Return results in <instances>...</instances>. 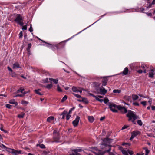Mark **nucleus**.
<instances>
[{"instance_id": "obj_1", "label": "nucleus", "mask_w": 155, "mask_h": 155, "mask_svg": "<svg viewBox=\"0 0 155 155\" xmlns=\"http://www.w3.org/2000/svg\"><path fill=\"white\" fill-rule=\"evenodd\" d=\"M109 108L111 111L114 112H117L118 111L116 110H113L112 108V107H114V108H117L123 113H125L127 112V109L124 107H122L121 105L117 106L115 104L111 103H109Z\"/></svg>"}, {"instance_id": "obj_2", "label": "nucleus", "mask_w": 155, "mask_h": 155, "mask_svg": "<svg viewBox=\"0 0 155 155\" xmlns=\"http://www.w3.org/2000/svg\"><path fill=\"white\" fill-rule=\"evenodd\" d=\"M126 116L129 118L128 119L129 121L132 120L133 119L134 120L139 118V117L135 114L134 112L131 110H128Z\"/></svg>"}, {"instance_id": "obj_3", "label": "nucleus", "mask_w": 155, "mask_h": 155, "mask_svg": "<svg viewBox=\"0 0 155 155\" xmlns=\"http://www.w3.org/2000/svg\"><path fill=\"white\" fill-rule=\"evenodd\" d=\"M112 140V139L107 138H104L103 140L102 144L107 147V146H109L108 145L110 143Z\"/></svg>"}, {"instance_id": "obj_4", "label": "nucleus", "mask_w": 155, "mask_h": 155, "mask_svg": "<svg viewBox=\"0 0 155 155\" xmlns=\"http://www.w3.org/2000/svg\"><path fill=\"white\" fill-rule=\"evenodd\" d=\"M140 132L139 131H134L132 132L131 133V136L130 140H131L134 138L135 137L140 134Z\"/></svg>"}, {"instance_id": "obj_5", "label": "nucleus", "mask_w": 155, "mask_h": 155, "mask_svg": "<svg viewBox=\"0 0 155 155\" xmlns=\"http://www.w3.org/2000/svg\"><path fill=\"white\" fill-rule=\"evenodd\" d=\"M9 151H8V152L10 153H12V154H15V155H17L18 154L21 153V150H16L14 149H12L11 148H9Z\"/></svg>"}, {"instance_id": "obj_6", "label": "nucleus", "mask_w": 155, "mask_h": 155, "mask_svg": "<svg viewBox=\"0 0 155 155\" xmlns=\"http://www.w3.org/2000/svg\"><path fill=\"white\" fill-rule=\"evenodd\" d=\"M23 21V18L21 15L17 14L16 15V18L14 21L18 23L20 21Z\"/></svg>"}, {"instance_id": "obj_7", "label": "nucleus", "mask_w": 155, "mask_h": 155, "mask_svg": "<svg viewBox=\"0 0 155 155\" xmlns=\"http://www.w3.org/2000/svg\"><path fill=\"white\" fill-rule=\"evenodd\" d=\"M100 94L104 95L107 92V90H106L102 86L99 87Z\"/></svg>"}, {"instance_id": "obj_8", "label": "nucleus", "mask_w": 155, "mask_h": 155, "mask_svg": "<svg viewBox=\"0 0 155 155\" xmlns=\"http://www.w3.org/2000/svg\"><path fill=\"white\" fill-rule=\"evenodd\" d=\"M80 119V117L78 116L72 122V124L74 127H76L78 125Z\"/></svg>"}, {"instance_id": "obj_9", "label": "nucleus", "mask_w": 155, "mask_h": 155, "mask_svg": "<svg viewBox=\"0 0 155 155\" xmlns=\"http://www.w3.org/2000/svg\"><path fill=\"white\" fill-rule=\"evenodd\" d=\"M108 79L107 78L105 77L103 78L102 81V86H105L107 85Z\"/></svg>"}, {"instance_id": "obj_10", "label": "nucleus", "mask_w": 155, "mask_h": 155, "mask_svg": "<svg viewBox=\"0 0 155 155\" xmlns=\"http://www.w3.org/2000/svg\"><path fill=\"white\" fill-rule=\"evenodd\" d=\"M57 49H60L64 47L65 45V43L64 42H61L57 44Z\"/></svg>"}, {"instance_id": "obj_11", "label": "nucleus", "mask_w": 155, "mask_h": 155, "mask_svg": "<svg viewBox=\"0 0 155 155\" xmlns=\"http://www.w3.org/2000/svg\"><path fill=\"white\" fill-rule=\"evenodd\" d=\"M49 45L50 46H48V47H50L53 51H54L56 49H58L56 45H52L50 44Z\"/></svg>"}, {"instance_id": "obj_12", "label": "nucleus", "mask_w": 155, "mask_h": 155, "mask_svg": "<svg viewBox=\"0 0 155 155\" xmlns=\"http://www.w3.org/2000/svg\"><path fill=\"white\" fill-rule=\"evenodd\" d=\"M106 149H107V150H105L104 151H103L102 152V154H105L106 153H109L111 150V148L110 146H108L106 148Z\"/></svg>"}, {"instance_id": "obj_13", "label": "nucleus", "mask_w": 155, "mask_h": 155, "mask_svg": "<svg viewBox=\"0 0 155 155\" xmlns=\"http://www.w3.org/2000/svg\"><path fill=\"white\" fill-rule=\"evenodd\" d=\"M150 72L149 74V77L150 78L153 77L154 74L153 73L154 71V69H151L150 70Z\"/></svg>"}, {"instance_id": "obj_14", "label": "nucleus", "mask_w": 155, "mask_h": 155, "mask_svg": "<svg viewBox=\"0 0 155 155\" xmlns=\"http://www.w3.org/2000/svg\"><path fill=\"white\" fill-rule=\"evenodd\" d=\"M93 87H96L98 88L99 87L101 84V83H100L95 82H93Z\"/></svg>"}, {"instance_id": "obj_15", "label": "nucleus", "mask_w": 155, "mask_h": 155, "mask_svg": "<svg viewBox=\"0 0 155 155\" xmlns=\"http://www.w3.org/2000/svg\"><path fill=\"white\" fill-rule=\"evenodd\" d=\"M17 68H21L20 67V65L18 62H15L13 64V69H16Z\"/></svg>"}, {"instance_id": "obj_16", "label": "nucleus", "mask_w": 155, "mask_h": 155, "mask_svg": "<svg viewBox=\"0 0 155 155\" xmlns=\"http://www.w3.org/2000/svg\"><path fill=\"white\" fill-rule=\"evenodd\" d=\"M54 133L57 134V137H54V139L55 140V141H58V140L59 139V134L57 133V132L56 130H54Z\"/></svg>"}, {"instance_id": "obj_17", "label": "nucleus", "mask_w": 155, "mask_h": 155, "mask_svg": "<svg viewBox=\"0 0 155 155\" xmlns=\"http://www.w3.org/2000/svg\"><path fill=\"white\" fill-rule=\"evenodd\" d=\"M9 102L11 104H15V106H16L18 105V103L15 101L14 99L10 100Z\"/></svg>"}, {"instance_id": "obj_18", "label": "nucleus", "mask_w": 155, "mask_h": 155, "mask_svg": "<svg viewBox=\"0 0 155 155\" xmlns=\"http://www.w3.org/2000/svg\"><path fill=\"white\" fill-rule=\"evenodd\" d=\"M128 71V69L127 67H126L122 72V74L124 75H126L127 74Z\"/></svg>"}, {"instance_id": "obj_19", "label": "nucleus", "mask_w": 155, "mask_h": 155, "mask_svg": "<svg viewBox=\"0 0 155 155\" xmlns=\"http://www.w3.org/2000/svg\"><path fill=\"white\" fill-rule=\"evenodd\" d=\"M0 147L2 148H4L5 150H7L8 152V151H9V148H8L3 144L0 145Z\"/></svg>"}, {"instance_id": "obj_20", "label": "nucleus", "mask_w": 155, "mask_h": 155, "mask_svg": "<svg viewBox=\"0 0 155 155\" xmlns=\"http://www.w3.org/2000/svg\"><path fill=\"white\" fill-rule=\"evenodd\" d=\"M67 114V112L66 111L64 110L61 114H60L61 116H62V119H64L65 118V115H66Z\"/></svg>"}, {"instance_id": "obj_21", "label": "nucleus", "mask_w": 155, "mask_h": 155, "mask_svg": "<svg viewBox=\"0 0 155 155\" xmlns=\"http://www.w3.org/2000/svg\"><path fill=\"white\" fill-rule=\"evenodd\" d=\"M41 90L40 89H38V90L35 89L34 90V92L37 94L40 95H43V94H42L40 93L39 91Z\"/></svg>"}, {"instance_id": "obj_22", "label": "nucleus", "mask_w": 155, "mask_h": 155, "mask_svg": "<svg viewBox=\"0 0 155 155\" xmlns=\"http://www.w3.org/2000/svg\"><path fill=\"white\" fill-rule=\"evenodd\" d=\"M54 117L52 116H51L47 118V121L48 122H50L51 121L53 120Z\"/></svg>"}, {"instance_id": "obj_23", "label": "nucleus", "mask_w": 155, "mask_h": 155, "mask_svg": "<svg viewBox=\"0 0 155 155\" xmlns=\"http://www.w3.org/2000/svg\"><path fill=\"white\" fill-rule=\"evenodd\" d=\"M88 119L89 121L91 122H93L94 120V118L93 116H88Z\"/></svg>"}, {"instance_id": "obj_24", "label": "nucleus", "mask_w": 155, "mask_h": 155, "mask_svg": "<svg viewBox=\"0 0 155 155\" xmlns=\"http://www.w3.org/2000/svg\"><path fill=\"white\" fill-rule=\"evenodd\" d=\"M132 97L133 100H135L138 99L139 97L137 95L133 94L132 95Z\"/></svg>"}, {"instance_id": "obj_25", "label": "nucleus", "mask_w": 155, "mask_h": 155, "mask_svg": "<svg viewBox=\"0 0 155 155\" xmlns=\"http://www.w3.org/2000/svg\"><path fill=\"white\" fill-rule=\"evenodd\" d=\"M49 80L53 81L55 84H57L58 83V80L57 79H54L52 78H49Z\"/></svg>"}, {"instance_id": "obj_26", "label": "nucleus", "mask_w": 155, "mask_h": 155, "mask_svg": "<svg viewBox=\"0 0 155 155\" xmlns=\"http://www.w3.org/2000/svg\"><path fill=\"white\" fill-rule=\"evenodd\" d=\"M143 149L145 150V155H148L150 151L148 150L147 148L146 147H143Z\"/></svg>"}, {"instance_id": "obj_27", "label": "nucleus", "mask_w": 155, "mask_h": 155, "mask_svg": "<svg viewBox=\"0 0 155 155\" xmlns=\"http://www.w3.org/2000/svg\"><path fill=\"white\" fill-rule=\"evenodd\" d=\"M81 101L82 102L85 103L86 104H87L88 103V101L87 99L85 98H82Z\"/></svg>"}, {"instance_id": "obj_28", "label": "nucleus", "mask_w": 155, "mask_h": 155, "mask_svg": "<svg viewBox=\"0 0 155 155\" xmlns=\"http://www.w3.org/2000/svg\"><path fill=\"white\" fill-rule=\"evenodd\" d=\"M25 114V113L22 112L21 114L18 115V117L19 118H23Z\"/></svg>"}, {"instance_id": "obj_29", "label": "nucleus", "mask_w": 155, "mask_h": 155, "mask_svg": "<svg viewBox=\"0 0 155 155\" xmlns=\"http://www.w3.org/2000/svg\"><path fill=\"white\" fill-rule=\"evenodd\" d=\"M104 102V103L107 104H108L109 105V102L108 103V104H107L108 102L109 101V100L108 99V98H105L104 99V101H103Z\"/></svg>"}, {"instance_id": "obj_30", "label": "nucleus", "mask_w": 155, "mask_h": 155, "mask_svg": "<svg viewBox=\"0 0 155 155\" xmlns=\"http://www.w3.org/2000/svg\"><path fill=\"white\" fill-rule=\"evenodd\" d=\"M121 91L120 90H118V89H115L113 91V92L114 93H120L121 92Z\"/></svg>"}, {"instance_id": "obj_31", "label": "nucleus", "mask_w": 155, "mask_h": 155, "mask_svg": "<svg viewBox=\"0 0 155 155\" xmlns=\"http://www.w3.org/2000/svg\"><path fill=\"white\" fill-rule=\"evenodd\" d=\"M121 152L124 155H127L128 154V152L127 151L124 150H121Z\"/></svg>"}, {"instance_id": "obj_32", "label": "nucleus", "mask_w": 155, "mask_h": 155, "mask_svg": "<svg viewBox=\"0 0 155 155\" xmlns=\"http://www.w3.org/2000/svg\"><path fill=\"white\" fill-rule=\"evenodd\" d=\"M37 146H39L40 147V148L42 149H44L45 148V145H44L43 144H37Z\"/></svg>"}, {"instance_id": "obj_33", "label": "nucleus", "mask_w": 155, "mask_h": 155, "mask_svg": "<svg viewBox=\"0 0 155 155\" xmlns=\"http://www.w3.org/2000/svg\"><path fill=\"white\" fill-rule=\"evenodd\" d=\"M24 90V89H22V88H20L19 89H18L17 90L16 93H18L19 92H21V93H23V91Z\"/></svg>"}, {"instance_id": "obj_34", "label": "nucleus", "mask_w": 155, "mask_h": 155, "mask_svg": "<svg viewBox=\"0 0 155 155\" xmlns=\"http://www.w3.org/2000/svg\"><path fill=\"white\" fill-rule=\"evenodd\" d=\"M67 98V97L66 95H65L62 98V99L61 100V101L62 102H63L65 100H66Z\"/></svg>"}, {"instance_id": "obj_35", "label": "nucleus", "mask_w": 155, "mask_h": 155, "mask_svg": "<svg viewBox=\"0 0 155 155\" xmlns=\"http://www.w3.org/2000/svg\"><path fill=\"white\" fill-rule=\"evenodd\" d=\"M52 85L51 84V83L50 84H48L46 86V87L48 88V89H50V88H51L52 87Z\"/></svg>"}, {"instance_id": "obj_36", "label": "nucleus", "mask_w": 155, "mask_h": 155, "mask_svg": "<svg viewBox=\"0 0 155 155\" xmlns=\"http://www.w3.org/2000/svg\"><path fill=\"white\" fill-rule=\"evenodd\" d=\"M72 151H74V152H80L81 151V149H76L74 150H72Z\"/></svg>"}, {"instance_id": "obj_37", "label": "nucleus", "mask_w": 155, "mask_h": 155, "mask_svg": "<svg viewBox=\"0 0 155 155\" xmlns=\"http://www.w3.org/2000/svg\"><path fill=\"white\" fill-rule=\"evenodd\" d=\"M137 123L140 126H142V125L143 123L140 120H138L137 121Z\"/></svg>"}, {"instance_id": "obj_38", "label": "nucleus", "mask_w": 155, "mask_h": 155, "mask_svg": "<svg viewBox=\"0 0 155 155\" xmlns=\"http://www.w3.org/2000/svg\"><path fill=\"white\" fill-rule=\"evenodd\" d=\"M72 90L73 91V92H77L78 91L77 90V88L76 87H72Z\"/></svg>"}, {"instance_id": "obj_39", "label": "nucleus", "mask_w": 155, "mask_h": 155, "mask_svg": "<svg viewBox=\"0 0 155 155\" xmlns=\"http://www.w3.org/2000/svg\"><path fill=\"white\" fill-rule=\"evenodd\" d=\"M57 90L58 92H61L62 91V90L60 88L59 84L57 85Z\"/></svg>"}, {"instance_id": "obj_40", "label": "nucleus", "mask_w": 155, "mask_h": 155, "mask_svg": "<svg viewBox=\"0 0 155 155\" xmlns=\"http://www.w3.org/2000/svg\"><path fill=\"white\" fill-rule=\"evenodd\" d=\"M141 68L143 70L146 69V68H147V66L145 64H142L141 66Z\"/></svg>"}, {"instance_id": "obj_41", "label": "nucleus", "mask_w": 155, "mask_h": 155, "mask_svg": "<svg viewBox=\"0 0 155 155\" xmlns=\"http://www.w3.org/2000/svg\"><path fill=\"white\" fill-rule=\"evenodd\" d=\"M95 90H96V93L97 94H99V92H100L99 88V89L98 87L97 88V87H95Z\"/></svg>"}, {"instance_id": "obj_42", "label": "nucleus", "mask_w": 155, "mask_h": 155, "mask_svg": "<svg viewBox=\"0 0 155 155\" xmlns=\"http://www.w3.org/2000/svg\"><path fill=\"white\" fill-rule=\"evenodd\" d=\"M73 94L77 98H81V96L80 95H79L78 94H75L74 93H73Z\"/></svg>"}, {"instance_id": "obj_43", "label": "nucleus", "mask_w": 155, "mask_h": 155, "mask_svg": "<svg viewBox=\"0 0 155 155\" xmlns=\"http://www.w3.org/2000/svg\"><path fill=\"white\" fill-rule=\"evenodd\" d=\"M70 114H69V113L67 114L66 117L67 120H68L69 119L70 117L71 116Z\"/></svg>"}, {"instance_id": "obj_44", "label": "nucleus", "mask_w": 155, "mask_h": 155, "mask_svg": "<svg viewBox=\"0 0 155 155\" xmlns=\"http://www.w3.org/2000/svg\"><path fill=\"white\" fill-rule=\"evenodd\" d=\"M95 99L97 101H100L101 102H102L104 101V100L103 99H100L97 97H96Z\"/></svg>"}, {"instance_id": "obj_45", "label": "nucleus", "mask_w": 155, "mask_h": 155, "mask_svg": "<svg viewBox=\"0 0 155 155\" xmlns=\"http://www.w3.org/2000/svg\"><path fill=\"white\" fill-rule=\"evenodd\" d=\"M22 104H27L28 103V102L26 101L22 100L21 101Z\"/></svg>"}, {"instance_id": "obj_46", "label": "nucleus", "mask_w": 155, "mask_h": 155, "mask_svg": "<svg viewBox=\"0 0 155 155\" xmlns=\"http://www.w3.org/2000/svg\"><path fill=\"white\" fill-rule=\"evenodd\" d=\"M128 153L130 155H132L133 154V151H130L129 150H127Z\"/></svg>"}, {"instance_id": "obj_47", "label": "nucleus", "mask_w": 155, "mask_h": 155, "mask_svg": "<svg viewBox=\"0 0 155 155\" xmlns=\"http://www.w3.org/2000/svg\"><path fill=\"white\" fill-rule=\"evenodd\" d=\"M29 31L31 32H32L33 31V29L32 27L31 24V25H30V28L29 29Z\"/></svg>"}, {"instance_id": "obj_48", "label": "nucleus", "mask_w": 155, "mask_h": 155, "mask_svg": "<svg viewBox=\"0 0 155 155\" xmlns=\"http://www.w3.org/2000/svg\"><path fill=\"white\" fill-rule=\"evenodd\" d=\"M24 96V95L23 94H17V95H15V97H23Z\"/></svg>"}, {"instance_id": "obj_49", "label": "nucleus", "mask_w": 155, "mask_h": 155, "mask_svg": "<svg viewBox=\"0 0 155 155\" xmlns=\"http://www.w3.org/2000/svg\"><path fill=\"white\" fill-rule=\"evenodd\" d=\"M19 38H21L22 37L23 33H22V31H21L20 32V33L19 34Z\"/></svg>"}, {"instance_id": "obj_50", "label": "nucleus", "mask_w": 155, "mask_h": 155, "mask_svg": "<svg viewBox=\"0 0 155 155\" xmlns=\"http://www.w3.org/2000/svg\"><path fill=\"white\" fill-rule=\"evenodd\" d=\"M12 106L9 104H6V107L9 109L11 108V107Z\"/></svg>"}, {"instance_id": "obj_51", "label": "nucleus", "mask_w": 155, "mask_h": 155, "mask_svg": "<svg viewBox=\"0 0 155 155\" xmlns=\"http://www.w3.org/2000/svg\"><path fill=\"white\" fill-rule=\"evenodd\" d=\"M17 23L19 24L21 26H23L24 24V23H23L22 21L19 22L18 23Z\"/></svg>"}, {"instance_id": "obj_52", "label": "nucleus", "mask_w": 155, "mask_h": 155, "mask_svg": "<svg viewBox=\"0 0 155 155\" xmlns=\"http://www.w3.org/2000/svg\"><path fill=\"white\" fill-rule=\"evenodd\" d=\"M129 127V126H127V125H124L122 128V130H124L126 128H127L128 127Z\"/></svg>"}, {"instance_id": "obj_53", "label": "nucleus", "mask_w": 155, "mask_h": 155, "mask_svg": "<svg viewBox=\"0 0 155 155\" xmlns=\"http://www.w3.org/2000/svg\"><path fill=\"white\" fill-rule=\"evenodd\" d=\"M88 94L90 95V96H91L92 97H94L95 99L96 98V97H97V96L93 95L92 94V93H89Z\"/></svg>"}, {"instance_id": "obj_54", "label": "nucleus", "mask_w": 155, "mask_h": 155, "mask_svg": "<svg viewBox=\"0 0 155 155\" xmlns=\"http://www.w3.org/2000/svg\"><path fill=\"white\" fill-rule=\"evenodd\" d=\"M141 104L143 106H145L146 104V101H142L141 102Z\"/></svg>"}, {"instance_id": "obj_55", "label": "nucleus", "mask_w": 155, "mask_h": 155, "mask_svg": "<svg viewBox=\"0 0 155 155\" xmlns=\"http://www.w3.org/2000/svg\"><path fill=\"white\" fill-rule=\"evenodd\" d=\"M75 109V107H73V108H71V109L70 110H69V111L68 112L69 113V114H70L71 113L72 111L74 110V109Z\"/></svg>"}, {"instance_id": "obj_56", "label": "nucleus", "mask_w": 155, "mask_h": 155, "mask_svg": "<svg viewBox=\"0 0 155 155\" xmlns=\"http://www.w3.org/2000/svg\"><path fill=\"white\" fill-rule=\"evenodd\" d=\"M148 102L150 103V106H151L152 103V99L151 98L148 101Z\"/></svg>"}, {"instance_id": "obj_57", "label": "nucleus", "mask_w": 155, "mask_h": 155, "mask_svg": "<svg viewBox=\"0 0 155 155\" xmlns=\"http://www.w3.org/2000/svg\"><path fill=\"white\" fill-rule=\"evenodd\" d=\"M22 29L24 30H26L27 29V27L26 25L23 26Z\"/></svg>"}, {"instance_id": "obj_58", "label": "nucleus", "mask_w": 155, "mask_h": 155, "mask_svg": "<svg viewBox=\"0 0 155 155\" xmlns=\"http://www.w3.org/2000/svg\"><path fill=\"white\" fill-rule=\"evenodd\" d=\"M133 105L138 106L139 105V104L137 102H134L133 103Z\"/></svg>"}, {"instance_id": "obj_59", "label": "nucleus", "mask_w": 155, "mask_h": 155, "mask_svg": "<svg viewBox=\"0 0 155 155\" xmlns=\"http://www.w3.org/2000/svg\"><path fill=\"white\" fill-rule=\"evenodd\" d=\"M122 145H127L129 146H130V143H124L122 144Z\"/></svg>"}, {"instance_id": "obj_60", "label": "nucleus", "mask_w": 155, "mask_h": 155, "mask_svg": "<svg viewBox=\"0 0 155 155\" xmlns=\"http://www.w3.org/2000/svg\"><path fill=\"white\" fill-rule=\"evenodd\" d=\"M42 153L45 155H46L48 153L45 150L43 151Z\"/></svg>"}, {"instance_id": "obj_61", "label": "nucleus", "mask_w": 155, "mask_h": 155, "mask_svg": "<svg viewBox=\"0 0 155 155\" xmlns=\"http://www.w3.org/2000/svg\"><path fill=\"white\" fill-rule=\"evenodd\" d=\"M137 72L140 74H141L143 72V71L141 70H139L137 71Z\"/></svg>"}, {"instance_id": "obj_62", "label": "nucleus", "mask_w": 155, "mask_h": 155, "mask_svg": "<svg viewBox=\"0 0 155 155\" xmlns=\"http://www.w3.org/2000/svg\"><path fill=\"white\" fill-rule=\"evenodd\" d=\"M136 119H134H134H132V120H130V121H131V122H132V123L134 124H136V122H135V120H136Z\"/></svg>"}, {"instance_id": "obj_63", "label": "nucleus", "mask_w": 155, "mask_h": 155, "mask_svg": "<svg viewBox=\"0 0 155 155\" xmlns=\"http://www.w3.org/2000/svg\"><path fill=\"white\" fill-rule=\"evenodd\" d=\"M141 12H143V11L144 10V8H143L141 7L140 8Z\"/></svg>"}, {"instance_id": "obj_64", "label": "nucleus", "mask_w": 155, "mask_h": 155, "mask_svg": "<svg viewBox=\"0 0 155 155\" xmlns=\"http://www.w3.org/2000/svg\"><path fill=\"white\" fill-rule=\"evenodd\" d=\"M105 118V116H104L103 117H101L100 118V120L101 121H102Z\"/></svg>"}]
</instances>
